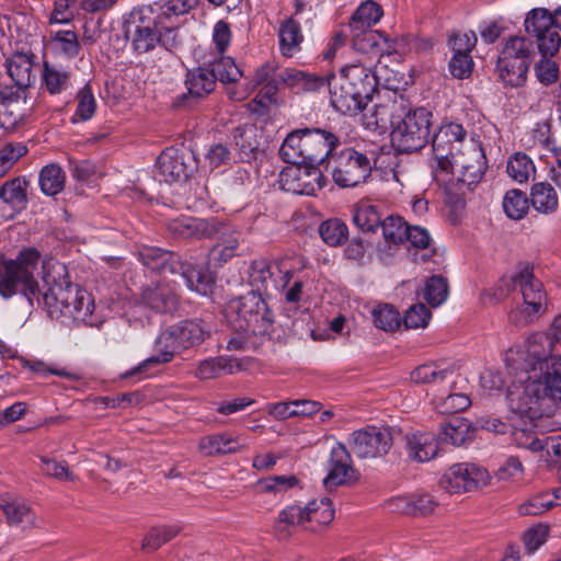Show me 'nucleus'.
I'll return each instance as SVG.
<instances>
[{
	"mask_svg": "<svg viewBox=\"0 0 561 561\" xmlns=\"http://www.w3.org/2000/svg\"><path fill=\"white\" fill-rule=\"evenodd\" d=\"M169 232L182 240L216 238L224 242H229L228 237L236 231L230 224L217 218L199 219L188 216H180L168 222Z\"/></svg>",
	"mask_w": 561,
	"mask_h": 561,
	"instance_id": "6e6552de",
	"label": "nucleus"
},
{
	"mask_svg": "<svg viewBox=\"0 0 561 561\" xmlns=\"http://www.w3.org/2000/svg\"><path fill=\"white\" fill-rule=\"evenodd\" d=\"M28 182L23 178L7 181L0 187V198L15 210H22L27 205Z\"/></svg>",
	"mask_w": 561,
	"mask_h": 561,
	"instance_id": "a19ab883",
	"label": "nucleus"
},
{
	"mask_svg": "<svg viewBox=\"0 0 561 561\" xmlns=\"http://www.w3.org/2000/svg\"><path fill=\"white\" fill-rule=\"evenodd\" d=\"M516 286L520 289L524 302L510 312L508 319L515 325H527L546 312L548 300L542 283L535 278L528 263L520 264L514 275L500 278L482 296L497 304L508 297Z\"/></svg>",
	"mask_w": 561,
	"mask_h": 561,
	"instance_id": "7ed1b4c3",
	"label": "nucleus"
},
{
	"mask_svg": "<svg viewBox=\"0 0 561 561\" xmlns=\"http://www.w3.org/2000/svg\"><path fill=\"white\" fill-rule=\"evenodd\" d=\"M440 440L454 446H461L470 439V423L460 416L451 417L442 426Z\"/></svg>",
	"mask_w": 561,
	"mask_h": 561,
	"instance_id": "de8ad7c7",
	"label": "nucleus"
},
{
	"mask_svg": "<svg viewBox=\"0 0 561 561\" xmlns=\"http://www.w3.org/2000/svg\"><path fill=\"white\" fill-rule=\"evenodd\" d=\"M353 33L352 46L363 54H373L379 58L396 51V39L381 31L363 30Z\"/></svg>",
	"mask_w": 561,
	"mask_h": 561,
	"instance_id": "5701e85b",
	"label": "nucleus"
},
{
	"mask_svg": "<svg viewBox=\"0 0 561 561\" xmlns=\"http://www.w3.org/2000/svg\"><path fill=\"white\" fill-rule=\"evenodd\" d=\"M404 450L415 462H426L438 455V442L430 432H413L405 435Z\"/></svg>",
	"mask_w": 561,
	"mask_h": 561,
	"instance_id": "b1692460",
	"label": "nucleus"
},
{
	"mask_svg": "<svg viewBox=\"0 0 561 561\" xmlns=\"http://www.w3.org/2000/svg\"><path fill=\"white\" fill-rule=\"evenodd\" d=\"M374 323L383 331H394L401 324L399 312L390 305L378 306L373 310Z\"/></svg>",
	"mask_w": 561,
	"mask_h": 561,
	"instance_id": "69168bd1",
	"label": "nucleus"
},
{
	"mask_svg": "<svg viewBox=\"0 0 561 561\" xmlns=\"http://www.w3.org/2000/svg\"><path fill=\"white\" fill-rule=\"evenodd\" d=\"M41 191L47 196H55L60 193L66 183V174L60 165L50 163L45 165L38 176Z\"/></svg>",
	"mask_w": 561,
	"mask_h": 561,
	"instance_id": "49530a36",
	"label": "nucleus"
},
{
	"mask_svg": "<svg viewBox=\"0 0 561 561\" xmlns=\"http://www.w3.org/2000/svg\"><path fill=\"white\" fill-rule=\"evenodd\" d=\"M306 530L318 533L334 518V508L328 497L310 501L305 507Z\"/></svg>",
	"mask_w": 561,
	"mask_h": 561,
	"instance_id": "c85d7f7f",
	"label": "nucleus"
},
{
	"mask_svg": "<svg viewBox=\"0 0 561 561\" xmlns=\"http://www.w3.org/2000/svg\"><path fill=\"white\" fill-rule=\"evenodd\" d=\"M279 72H277L276 67L273 64H265L257 68L254 73V84L245 87L242 90H238L236 88L228 89V95L231 100L242 101L245 100L249 94L253 91L255 85H262L265 83H270L273 81H279L277 78Z\"/></svg>",
	"mask_w": 561,
	"mask_h": 561,
	"instance_id": "3c124183",
	"label": "nucleus"
},
{
	"mask_svg": "<svg viewBox=\"0 0 561 561\" xmlns=\"http://www.w3.org/2000/svg\"><path fill=\"white\" fill-rule=\"evenodd\" d=\"M299 486V480L294 474L270 476L260 479L255 483V490L259 493H271L274 495L286 493L287 491Z\"/></svg>",
	"mask_w": 561,
	"mask_h": 561,
	"instance_id": "5fc2aeb1",
	"label": "nucleus"
},
{
	"mask_svg": "<svg viewBox=\"0 0 561 561\" xmlns=\"http://www.w3.org/2000/svg\"><path fill=\"white\" fill-rule=\"evenodd\" d=\"M42 87L51 95L61 94L71 85V72L61 65L43 62Z\"/></svg>",
	"mask_w": 561,
	"mask_h": 561,
	"instance_id": "2f4dec72",
	"label": "nucleus"
},
{
	"mask_svg": "<svg viewBox=\"0 0 561 561\" xmlns=\"http://www.w3.org/2000/svg\"><path fill=\"white\" fill-rule=\"evenodd\" d=\"M0 510L5 517V523L10 527H19L23 531L41 527V518L36 515L32 505L28 501L16 494L10 492L1 493Z\"/></svg>",
	"mask_w": 561,
	"mask_h": 561,
	"instance_id": "dca6fc26",
	"label": "nucleus"
},
{
	"mask_svg": "<svg viewBox=\"0 0 561 561\" xmlns=\"http://www.w3.org/2000/svg\"><path fill=\"white\" fill-rule=\"evenodd\" d=\"M66 266L37 248H22L15 257L0 254V296L9 299L16 294L32 297L39 294L37 277L47 290L44 302L53 318H67L91 324L94 301L90 293L75 284H62Z\"/></svg>",
	"mask_w": 561,
	"mask_h": 561,
	"instance_id": "f257e3e1",
	"label": "nucleus"
},
{
	"mask_svg": "<svg viewBox=\"0 0 561 561\" xmlns=\"http://www.w3.org/2000/svg\"><path fill=\"white\" fill-rule=\"evenodd\" d=\"M239 448L237 439L224 434L205 436L199 442V449L205 456L234 453Z\"/></svg>",
	"mask_w": 561,
	"mask_h": 561,
	"instance_id": "603ef678",
	"label": "nucleus"
},
{
	"mask_svg": "<svg viewBox=\"0 0 561 561\" xmlns=\"http://www.w3.org/2000/svg\"><path fill=\"white\" fill-rule=\"evenodd\" d=\"M204 329L195 321H182L171 325L168 330L162 332L157 340L159 354L148 357L137 366L130 368L122 375V378L126 379L144 375L156 365L171 362L174 354L195 344H199L204 340Z\"/></svg>",
	"mask_w": 561,
	"mask_h": 561,
	"instance_id": "423d86ee",
	"label": "nucleus"
},
{
	"mask_svg": "<svg viewBox=\"0 0 561 561\" xmlns=\"http://www.w3.org/2000/svg\"><path fill=\"white\" fill-rule=\"evenodd\" d=\"M232 138L240 159L251 161L262 145L263 135L255 124H244L233 129Z\"/></svg>",
	"mask_w": 561,
	"mask_h": 561,
	"instance_id": "a878e982",
	"label": "nucleus"
},
{
	"mask_svg": "<svg viewBox=\"0 0 561 561\" xmlns=\"http://www.w3.org/2000/svg\"><path fill=\"white\" fill-rule=\"evenodd\" d=\"M530 203L535 210L541 214L553 213L558 208V195L549 183L540 182L530 190Z\"/></svg>",
	"mask_w": 561,
	"mask_h": 561,
	"instance_id": "37998d69",
	"label": "nucleus"
},
{
	"mask_svg": "<svg viewBox=\"0 0 561 561\" xmlns=\"http://www.w3.org/2000/svg\"><path fill=\"white\" fill-rule=\"evenodd\" d=\"M440 393H434L432 403L434 408L443 414H455L465 411L471 404L470 398L465 390L442 389Z\"/></svg>",
	"mask_w": 561,
	"mask_h": 561,
	"instance_id": "f704fd0d",
	"label": "nucleus"
},
{
	"mask_svg": "<svg viewBox=\"0 0 561 561\" xmlns=\"http://www.w3.org/2000/svg\"><path fill=\"white\" fill-rule=\"evenodd\" d=\"M304 507L299 505L286 506L278 513L275 522V529L278 534L288 536L291 529L301 527L306 530Z\"/></svg>",
	"mask_w": 561,
	"mask_h": 561,
	"instance_id": "864d4df0",
	"label": "nucleus"
},
{
	"mask_svg": "<svg viewBox=\"0 0 561 561\" xmlns=\"http://www.w3.org/2000/svg\"><path fill=\"white\" fill-rule=\"evenodd\" d=\"M279 183L286 192L316 195L324 185V176L317 165H291L280 171Z\"/></svg>",
	"mask_w": 561,
	"mask_h": 561,
	"instance_id": "4468645a",
	"label": "nucleus"
},
{
	"mask_svg": "<svg viewBox=\"0 0 561 561\" xmlns=\"http://www.w3.org/2000/svg\"><path fill=\"white\" fill-rule=\"evenodd\" d=\"M489 472L474 463L461 462L450 466L439 480V485L448 493L470 492L488 484Z\"/></svg>",
	"mask_w": 561,
	"mask_h": 561,
	"instance_id": "f8f14e48",
	"label": "nucleus"
},
{
	"mask_svg": "<svg viewBox=\"0 0 561 561\" xmlns=\"http://www.w3.org/2000/svg\"><path fill=\"white\" fill-rule=\"evenodd\" d=\"M431 318V311L423 305L411 306L403 318V323L409 329L425 328Z\"/></svg>",
	"mask_w": 561,
	"mask_h": 561,
	"instance_id": "774afa93",
	"label": "nucleus"
},
{
	"mask_svg": "<svg viewBox=\"0 0 561 561\" xmlns=\"http://www.w3.org/2000/svg\"><path fill=\"white\" fill-rule=\"evenodd\" d=\"M195 165L193 157L184 150L169 147L156 160L154 179L159 182L186 181Z\"/></svg>",
	"mask_w": 561,
	"mask_h": 561,
	"instance_id": "2eb2a0df",
	"label": "nucleus"
},
{
	"mask_svg": "<svg viewBox=\"0 0 561 561\" xmlns=\"http://www.w3.org/2000/svg\"><path fill=\"white\" fill-rule=\"evenodd\" d=\"M411 379L416 383H426L432 386L434 393H440L446 390H466L468 381L453 366H446L438 363L424 364L416 367Z\"/></svg>",
	"mask_w": 561,
	"mask_h": 561,
	"instance_id": "ddd939ff",
	"label": "nucleus"
},
{
	"mask_svg": "<svg viewBox=\"0 0 561 561\" xmlns=\"http://www.w3.org/2000/svg\"><path fill=\"white\" fill-rule=\"evenodd\" d=\"M126 37L138 55L152 51L158 45L171 50L180 44L178 32L167 26L151 5L131 11L126 23Z\"/></svg>",
	"mask_w": 561,
	"mask_h": 561,
	"instance_id": "39448f33",
	"label": "nucleus"
},
{
	"mask_svg": "<svg viewBox=\"0 0 561 561\" xmlns=\"http://www.w3.org/2000/svg\"><path fill=\"white\" fill-rule=\"evenodd\" d=\"M336 78L369 101L377 90L378 81L371 69V64L367 65L362 60L342 67Z\"/></svg>",
	"mask_w": 561,
	"mask_h": 561,
	"instance_id": "412c9836",
	"label": "nucleus"
},
{
	"mask_svg": "<svg viewBox=\"0 0 561 561\" xmlns=\"http://www.w3.org/2000/svg\"><path fill=\"white\" fill-rule=\"evenodd\" d=\"M391 511L412 516H426L438 506V502L430 493H414L397 496L389 502Z\"/></svg>",
	"mask_w": 561,
	"mask_h": 561,
	"instance_id": "393cba45",
	"label": "nucleus"
},
{
	"mask_svg": "<svg viewBox=\"0 0 561 561\" xmlns=\"http://www.w3.org/2000/svg\"><path fill=\"white\" fill-rule=\"evenodd\" d=\"M561 491L541 493L533 496L519 506L520 515H541L556 505V499H560Z\"/></svg>",
	"mask_w": 561,
	"mask_h": 561,
	"instance_id": "680f3d73",
	"label": "nucleus"
},
{
	"mask_svg": "<svg viewBox=\"0 0 561 561\" xmlns=\"http://www.w3.org/2000/svg\"><path fill=\"white\" fill-rule=\"evenodd\" d=\"M559 402H553L551 410L549 412H545L534 419L528 416L520 415L517 412H514L512 408L510 409V420L513 422V432L512 437L514 443L522 448L529 449L531 451H539L543 449L542 440L539 439L534 431V427H537V421L545 416L553 413L556 405Z\"/></svg>",
	"mask_w": 561,
	"mask_h": 561,
	"instance_id": "4be33fe9",
	"label": "nucleus"
},
{
	"mask_svg": "<svg viewBox=\"0 0 561 561\" xmlns=\"http://www.w3.org/2000/svg\"><path fill=\"white\" fill-rule=\"evenodd\" d=\"M356 479V470L352 466L350 451L345 445L337 443L330 453L328 474L323 479L325 489L331 490L339 485L351 483Z\"/></svg>",
	"mask_w": 561,
	"mask_h": 561,
	"instance_id": "6ab92c4d",
	"label": "nucleus"
},
{
	"mask_svg": "<svg viewBox=\"0 0 561 561\" xmlns=\"http://www.w3.org/2000/svg\"><path fill=\"white\" fill-rule=\"evenodd\" d=\"M400 104L375 106V124L386 128L388 122L392 126L391 144L399 152H413L422 149L428 141L431 134L432 113L424 107H417L404 113Z\"/></svg>",
	"mask_w": 561,
	"mask_h": 561,
	"instance_id": "20e7f679",
	"label": "nucleus"
},
{
	"mask_svg": "<svg viewBox=\"0 0 561 561\" xmlns=\"http://www.w3.org/2000/svg\"><path fill=\"white\" fill-rule=\"evenodd\" d=\"M185 83L191 96L203 98L214 91L216 80L208 68L197 67L187 72Z\"/></svg>",
	"mask_w": 561,
	"mask_h": 561,
	"instance_id": "79ce46f5",
	"label": "nucleus"
},
{
	"mask_svg": "<svg viewBox=\"0 0 561 561\" xmlns=\"http://www.w3.org/2000/svg\"><path fill=\"white\" fill-rule=\"evenodd\" d=\"M526 32L537 37L553 28L552 14L543 8L533 9L524 21Z\"/></svg>",
	"mask_w": 561,
	"mask_h": 561,
	"instance_id": "052dcab7",
	"label": "nucleus"
},
{
	"mask_svg": "<svg viewBox=\"0 0 561 561\" xmlns=\"http://www.w3.org/2000/svg\"><path fill=\"white\" fill-rule=\"evenodd\" d=\"M77 100L78 105L71 118L72 123L85 122L92 118L96 111V101L89 84L78 91Z\"/></svg>",
	"mask_w": 561,
	"mask_h": 561,
	"instance_id": "e2e57ef3",
	"label": "nucleus"
},
{
	"mask_svg": "<svg viewBox=\"0 0 561 561\" xmlns=\"http://www.w3.org/2000/svg\"><path fill=\"white\" fill-rule=\"evenodd\" d=\"M354 225L365 233H374L382 224L381 213L369 202H359L353 209Z\"/></svg>",
	"mask_w": 561,
	"mask_h": 561,
	"instance_id": "58836bf2",
	"label": "nucleus"
},
{
	"mask_svg": "<svg viewBox=\"0 0 561 561\" xmlns=\"http://www.w3.org/2000/svg\"><path fill=\"white\" fill-rule=\"evenodd\" d=\"M226 317L236 331L252 335L267 333L273 322L266 302L254 291L229 301Z\"/></svg>",
	"mask_w": 561,
	"mask_h": 561,
	"instance_id": "0eeeda50",
	"label": "nucleus"
},
{
	"mask_svg": "<svg viewBox=\"0 0 561 561\" xmlns=\"http://www.w3.org/2000/svg\"><path fill=\"white\" fill-rule=\"evenodd\" d=\"M178 273L184 278L191 290L204 296L211 291L215 277L208 270L182 262V265H179Z\"/></svg>",
	"mask_w": 561,
	"mask_h": 561,
	"instance_id": "c9c22d12",
	"label": "nucleus"
},
{
	"mask_svg": "<svg viewBox=\"0 0 561 561\" xmlns=\"http://www.w3.org/2000/svg\"><path fill=\"white\" fill-rule=\"evenodd\" d=\"M319 234L327 245H345L350 240L348 227L339 218L324 220L319 227Z\"/></svg>",
	"mask_w": 561,
	"mask_h": 561,
	"instance_id": "09e8293b",
	"label": "nucleus"
},
{
	"mask_svg": "<svg viewBox=\"0 0 561 561\" xmlns=\"http://www.w3.org/2000/svg\"><path fill=\"white\" fill-rule=\"evenodd\" d=\"M385 241L396 245L404 241L409 225L400 216H388L381 224Z\"/></svg>",
	"mask_w": 561,
	"mask_h": 561,
	"instance_id": "0e129e2a",
	"label": "nucleus"
},
{
	"mask_svg": "<svg viewBox=\"0 0 561 561\" xmlns=\"http://www.w3.org/2000/svg\"><path fill=\"white\" fill-rule=\"evenodd\" d=\"M383 15L381 5L373 0L362 2L350 20L352 32L368 30L380 21Z\"/></svg>",
	"mask_w": 561,
	"mask_h": 561,
	"instance_id": "4c0bfd02",
	"label": "nucleus"
},
{
	"mask_svg": "<svg viewBox=\"0 0 561 561\" xmlns=\"http://www.w3.org/2000/svg\"><path fill=\"white\" fill-rule=\"evenodd\" d=\"M249 283L256 290L266 288L268 279L272 277L271 265L265 259L254 260L249 267Z\"/></svg>",
	"mask_w": 561,
	"mask_h": 561,
	"instance_id": "338daca9",
	"label": "nucleus"
},
{
	"mask_svg": "<svg viewBox=\"0 0 561 561\" xmlns=\"http://www.w3.org/2000/svg\"><path fill=\"white\" fill-rule=\"evenodd\" d=\"M351 453L359 459H375L386 456L393 438L387 427L366 426L354 431L348 438Z\"/></svg>",
	"mask_w": 561,
	"mask_h": 561,
	"instance_id": "9b49d317",
	"label": "nucleus"
},
{
	"mask_svg": "<svg viewBox=\"0 0 561 561\" xmlns=\"http://www.w3.org/2000/svg\"><path fill=\"white\" fill-rule=\"evenodd\" d=\"M277 78L285 87L297 93L317 91L325 85V78L291 68L280 71Z\"/></svg>",
	"mask_w": 561,
	"mask_h": 561,
	"instance_id": "7c9ffc66",
	"label": "nucleus"
},
{
	"mask_svg": "<svg viewBox=\"0 0 561 561\" xmlns=\"http://www.w3.org/2000/svg\"><path fill=\"white\" fill-rule=\"evenodd\" d=\"M304 131L305 161L308 165H323L333 149L337 146V137L324 129H309Z\"/></svg>",
	"mask_w": 561,
	"mask_h": 561,
	"instance_id": "a211bd4d",
	"label": "nucleus"
},
{
	"mask_svg": "<svg viewBox=\"0 0 561 561\" xmlns=\"http://www.w3.org/2000/svg\"><path fill=\"white\" fill-rule=\"evenodd\" d=\"M304 34L300 23L294 18L284 20L278 28L279 50L285 57H293L300 50Z\"/></svg>",
	"mask_w": 561,
	"mask_h": 561,
	"instance_id": "72a5a7b5",
	"label": "nucleus"
},
{
	"mask_svg": "<svg viewBox=\"0 0 561 561\" xmlns=\"http://www.w3.org/2000/svg\"><path fill=\"white\" fill-rule=\"evenodd\" d=\"M325 85L330 91V103L333 108L343 115H356L362 112L368 104L369 100L364 95H358L353 88L350 89L344 82L332 76L325 79Z\"/></svg>",
	"mask_w": 561,
	"mask_h": 561,
	"instance_id": "aec40b11",
	"label": "nucleus"
},
{
	"mask_svg": "<svg viewBox=\"0 0 561 561\" xmlns=\"http://www.w3.org/2000/svg\"><path fill=\"white\" fill-rule=\"evenodd\" d=\"M197 2L198 0H168L163 4L154 3L151 7L160 14L167 26L178 32L180 16L192 10Z\"/></svg>",
	"mask_w": 561,
	"mask_h": 561,
	"instance_id": "ea45409f",
	"label": "nucleus"
},
{
	"mask_svg": "<svg viewBox=\"0 0 561 561\" xmlns=\"http://www.w3.org/2000/svg\"><path fill=\"white\" fill-rule=\"evenodd\" d=\"M502 206L508 218L519 220L528 213L529 198L525 192L514 188L506 192Z\"/></svg>",
	"mask_w": 561,
	"mask_h": 561,
	"instance_id": "4d7b16f0",
	"label": "nucleus"
},
{
	"mask_svg": "<svg viewBox=\"0 0 561 561\" xmlns=\"http://www.w3.org/2000/svg\"><path fill=\"white\" fill-rule=\"evenodd\" d=\"M533 43L524 36H511L508 37L500 53L504 59H511L520 61L530 66L533 58Z\"/></svg>",
	"mask_w": 561,
	"mask_h": 561,
	"instance_id": "c03bdc74",
	"label": "nucleus"
},
{
	"mask_svg": "<svg viewBox=\"0 0 561 561\" xmlns=\"http://www.w3.org/2000/svg\"><path fill=\"white\" fill-rule=\"evenodd\" d=\"M529 66L511 59H504L499 55L496 71L499 79L507 87L518 88L525 84Z\"/></svg>",
	"mask_w": 561,
	"mask_h": 561,
	"instance_id": "e433bc0d",
	"label": "nucleus"
},
{
	"mask_svg": "<svg viewBox=\"0 0 561 561\" xmlns=\"http://www.w3.org/2000/svg\"><path fill=\"white\" fill-rule=\"evenodd\" d=\"M138 256L145 266L156 272L169 271L176 274L179 265H182L172 251H167L163 248H140Z\"/></svg>",
	"mask_w": 561,
	"mask_h": 561,
	"instance_id": "c756f323",
	"label": "nucleus"
},
{
	"mask_svg": "<svg viewBox=\"0 0 561 561\" xmlns=\"http://www.w3.org/2000/svg\"><path fill=\"white\" fill-rule=\"evenodd\" d=\"M141 299L145 305L157 312H171L178 306L174 289L165 283L146 287L142 290Z\"/></svg>",
	"mask_w": 561,
	"mask_h": 561,
	"instance_id": "bb28decb",
	"label": "nucleus"
},
{
	"mask_svg": "<svg viewBox=\"0 0 561 561\" xmlns=\"http://www.w3.org/2000/svg\"><path fill=\"white\" fill-rule=\"evenodd\" d=\"M208 66L210 67L208 70L214 73L216 81L234 83L243 77L234 60L228 56L221 55L218 59L210 61Z\"/></svg>",
	"mask_w": 561,
	"mask_h": 561,
	"instance_id": "bf43d9fd",
	"label": "nucleus"
},
{
	"mask_svg": "<svg viewBox=\"0 0 561 561\" xmlns=\"http://www.w3.org/2000/svg\"><path fill=\"white\" fill-rule=\"evenodd\" d=\"M181 528L176 525H164L151 528L142 539L141 549L145 551H156L164 543L179 535Z\"/></svg>",
	"mask_w": 561,
	"mask_h": 561,
	"instance_id": "13d9d810",
	"label": "nucleus"
},
{
	"mask_svg": "<svg viewBox=\"0 0 561 561\" xmlns=\"http://www.w3.org/2000/svg\"><path fill=\"white\" fill-rule=\"evenodd\" d=\"M552 345L548 335L535 333L505 352V365L515 376L506 394L514 412L534 419L561 402V355L551 354Z\"/></svg>",
	"mask_w": 561,
	"mask_h": 561,
	"instance_id": "f03ea898",
	"label": "nucleus"
},
{
	"mask_svg": "<svg viewBox=\"0 0 561 561\" xmlns=\"http://www.w3.org/2000/svg\"><path fill=\"white\" fill-rule=\"evenodd\" d=\"M373 170L371 159L354 148L342 149L333 159L332 178L341 187H354L366 181Z\"/></svg>",
	"mask_w": 561,
	"mask_h": 561,
	"instance_id": "1a4fd4ad",
	"label": "nucleus"
},
{
	"mask_svg": "<svg viewBox=\"0 0 561 561\" xmlns=\"http://www.w3.org/2000/svg\"><path fill=\"white\" fill-rule=\"evenodd\" d=\"M242 364L230 357H209L198 363L195 377L201 380L219 378L224 375H233L242 370Z\"/></svg>",
	"mask_w": 561,
	"mask_h": 561,
	"instance_id": "cd10ccee",
	"label": "nucleus"
},
{
	"mask_svg": "<svg viewBox=\"0 0 561 561\" xmlns=\"http://www.w3.org/2000/svg\"><path fill=\"white\" fill-rule=\"evenodd\" d=\"M302 141V129H296L287 135L279 148V154L285 162L293 165L306 164Z\"/></svg>",
	"mask_w": 561,
	"mask_h": 561,
	"instance_id": "a18cd8bd",
	"label": "nucleus"
},
{
	"mask_svg": "<svg viewBox=\"0 0 561 561\" xmlns=\"http://www.w3.org/2000/svg\"><path fill=\"white\" fill-rule=\"evenodd\" d=\"M33 59L34 55L18 53L7 60L8 75L19 89L28 88L35 80Z\"/></svg>",
	"mask_w": 561,
	"mask_h": 561,
	"instance_id": "473e14b6",
	"label": "nucleus"
},
{
	"mask_svg": "<svg viewBox=\"0 0 561 561\" xmlns=\"http://www.w3.org/2000/svg\"><path fill=\"white\" fill-rule=\"evenodd\" d=\"M506 172L513 181L522 184L535 176L536 167L526 153L515 152L507 161Z\"/></svg>",
	"mask_w": 561,
	"mask_h": 561,
	"instance_id": "8fccbe9b",
	"label": "nucleus"
},
{
	"mask_svg": "<svg viewBox=\"0 0 561 561\" xmlns=\"http://www.w3.org/2000/svg\"><path fill=\"white\" fill-rule=\"evenodd\" d=\"M442 171L457 174L459 181L468 185L479 182L486 170V158L480 141L469 139Z\"/></svg>",
	"mask_w": 561,
	"mask_h": 561,
	"instance_id": "9d476101",
	"label": "nucleus"
},
{
	"mask_svg": "<svg viewBox=\"0 0 561 561\" xmlns=\"http://www.w3.org/2000/svg\"><path fill=\"white\" fill-rule=\"evenodd\" d=\"M466 135L462 125L457 123L442 125L434 134L432 148L439 169L445 168L447 161L453 159L461 148L463 149V145L468 141Z\"/></svg>",
	"mask_w": 561,
	"mask_h": 561,
	"instance_id": "f3484780",
	"label": "nucleus"
},
{
	"mask_svg": "<svg viewBox=\"0 0 561 561\" xmlns=\"http://www.w3.org/2000/svg\"><path fill=\"white\" fill-rule=\"evenodd\" d=\"M448 294V282L442 275H433L427 278L422 290L423 299L431 307H438L443 305L447 300Z\"/></svg>",
	"mask_w": 561,
	"mask_h": 561,
	"instance_id": "6e6d98bb",
	"label": "nucleus"
}]
</instances>
